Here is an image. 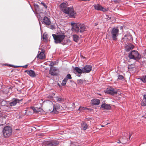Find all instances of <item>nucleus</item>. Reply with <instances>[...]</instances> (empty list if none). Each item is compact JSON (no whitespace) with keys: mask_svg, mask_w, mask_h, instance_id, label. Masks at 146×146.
<instances>
[{"mask_svg":"<svg viewBox=\"0 0 146 146\" xmlns=\"http://www.w3.org/2000/svg\"><path fill=\"white\" fill-rule=\"evenodd\" d=\"M55 44H61L63 45L66 44L67 42V40H65L64 38L66 36L64 32L61 31L58 32L56 34H52V35Z\"/></svg>","mask_w":146,"mask_h":146,"instance_id":"1","label":"nucleus"},{"mask_svg":"<svg viewBox=\"0 0 146 146\" xmlns=\"http://www.w3.org/2000/svg\"><path fill=\"white\" fill-rule=\"evenodd\" d=\"M71 25L72 26V29L76 33H82L86 28V25L81 23H72Z\"/></svg>","mask_w":146,"mask_h":146,"instance_id":"2","label":"nucleus"},{"mask_svg":"<svg viewBox=\"0 0 146 146\" xmlns=\"http://www.w3.org/2000/svg\"><path fill=\"white\" fill-rule=\"evenodd\" d=\"M3 133L4 137H9L12 133V129L10 127L6 126L4 127L3 130Z\"/></svg>","mask_w":146,"mask_h":146,"instance_id":"3","label":"nucleus"},{"mask_svg":"<svg viewBox=\"0 0 146 146\" xmlns=\"http://www.w3.org/2000/svg\"><path fill=\"white\" fill-rule=\"evenodd\" d=\"M128 56L130 59L136 60L140 58L138 52L136 50H133L129 54Z\"/></svg>","mask_w":146,"mask_h":146,"instance_id":"4","label":"nucleus"},{"mask_svg":"<svg viewBox=\"0 0 146 146\" xmlns=\"http://www.w3.org/2000/svg\"><path fill=\"white\" fill-rule=\"evenodd\" d=\"M119 30L115 28H113L111 31V36L112 37V40H116L118 35L119 34Z\"/></svg>","mask_w":146,"mask_h":146,"instance_id":"5","label":"nucleus"},{"mask_svg":"<svg viewBox=\"0 0 146 146\" xmlns=\"http://www.w3.org/2000/svg\"><path fill=\"white\" fill-rule=\"evenodd\" d=\"M22 99L19 100L17 98H13L9 103V105L11 107L15 106L17 103H19L20 102L22 101Z\"/></svg>","mask_w":146,"mask_h":146,"instance_id":"6","label":"nucleus"},{"mask_svg":"<svg viewBox=\"0 0 146 146\" xmlns=\"http://www.w3.org/2000/svg\"><path fill=\"white\" fill-rule=\"evenodd\" d=\"M60 8L62 11L65 13H68L67 10H68L69 7L66 6V4L64 3H61L60 5Z\"/></svg>","mask_w":146,"mask_h":146,"instance_id":"7","label":"nucleus"},{"mask_svg":"<svg viewBox=\"0 0 146 146\" xmlns=\"http://www.w3.org/2000/svg\"><path fill=\"white\" fill-rule=\"evenodd\" d=\"M58 70V69L55 67L51 66L50 68L49 73L52 76L57 75V73L56 71Z\"/></svg>","mask_w":146,"mask_h":146,"instance_id":"8","label":"nucleus"},{"mask_svg":"<svg viewBox=\"0 0 146 146\" xmlns=\"http://www.w3.org/2000/svg\"><path fill=\"white\" fill-rule=\"evenodd\" d=\"M83 73H89L92 70V66L89 65H87L83 68Z\"/></svg>","mask_w":146,"mask_h":146,"instance_id":"9","label":"nucleus"},{"mask_svg":"<svg viewBox=\"0 0 146 146\" xmlns=\"http://www.w3.org/2000/svg\"><path fill=\"white\" fill-rule=\"evenodd\" d=\"M106 92L108 94L113 95L117 94V92L115 91L113 88H107Z\"/></svg>","mask_w":146,"mask_h":146,"instance_id":"10","label":"nucleus"},{"mask_svg":"<svg viewBox=\"0 0 146 146\" xmlns=\"http://www.w3.org/2000/svg\"><path fill=\"white\" fill-rule=\"evenodd\" d=\"M43 23V22H42ZM43 23L47 26L50 25L51 22L50 21V19L47 17L45 16L43 19Z\"/></svg>","mask_w":146,"mask_h":146,"instance_id":"11","label":"nucleus"},{"mask_svg":"<svg viewBox=\"0 0 146 146\" xmlns=\"http://www.w3.org/2000/svg\"><path fill=\"white\" fill-rule=\"evenodd\" d=\"M47 143L48 146H56L58 144L59 142L58 141L55 140L48 142Z\"/></svg>","mask_w":146,"mask_h":146,"instance_id":"12","label":"nucleus"},{"mask_svg":"<svg viewBox=\"0 0 146 146\" xmlns=\"http://www.w3.org/2000/svg\"><path fill=\"white\" fill-rule=\"evenodd\" d=\"M67 11L68 13H66V14H69L70 16L72 17L74 16L75 13L73 8L71 7H70L68 9V10H67Z\"/></svg>","mask_w":146,"mask_h":146,"instance_id":"13","label":"nucleus"},{"mask_svg":"<svg viewBox=\"0 0 146 146\" xmlns=\"http://www.w3.org/2000/svg\"><path fill=\"white\" fill-rule=\"evenodd\" d=\"M101 107L104 109L107 110L110 109L111 108L110 104H107L105 103L103 104L101 106Z\"/></svg>","mask_w":146,"mask_h":146,"instance_id":"14","label":"nucleus"},{"mask_svg":"<svg viewBox=\"0 0 146 146\" xmlns=\"http://www.w3.org/2000/svg\"><path fill=\"white\" fill-rule=\"evenodd\" d=\"M92 104L95 105H97L100 103V100L99 99H93L91 101Z\"/></svg>","mask_w":146,"mask_h":146,"instance_id":"15","label":"nucleus"},{"mask_svg":"<svg viewBox=\"0 0 146 146\" xmlns=\"http://www.w3.org/2000/svg\"><path fill=\"white\" fill-rule=\"evenodd\" d=\"M125 50L126 52H129L130 50L132 49L134 47L133 45H127L125 46Z\"/></svg>","mask_w":146,"mask_h":146,"instance_id":"16","label":"nucleus"},{"mask_svg":"<svg viewBox=\"0 0 146 146\" xmlns=\"http://www.w3.org/2000/svg\"><path fill=\"white\" fill-rule=\"evenodd\" d=\"M40 59H44L45 57V55L44 53L43 52H41L37 56Z\"/></svg>","mask_w":146,"mask_h":146,"instance_id":"17","label":"nucleus"},{"mask_svg":"<svg viewBox=\"0 0 146 146\" xmlns=\"http://www.w3.org/2000/svg\"><path fill=\"white\" fill-rule=\"evenodd\" d=\"M74 70L76 71V72L78 73H83V68L81 69L78 67H75L74 68Z\"/></svg>","mask_w":146,"mask_h":146,"instance_id":"18","label":"nucleus"},{"mask_svg":"<svg viewBox=\"0 0 146 146\" xmlns=\"http://www.w3.org/2000/svg\"><path fill=\"white\" fill-rule=\"evenodd\" d=\"M29 73H28V74L32 77H35V74L34 71L32 70H30L29 72Z\"/></svg>","mask_w":146,"mask_h":146,"instance_id":"19","label":"nucleus"},{"mask_svg":"<svg viewBox=\"0 0 146 146\" xmlns=\"http://www.w3.org/2000/svg\"><path fill=\"white\" fill-rule=\"evenodd\" d=\"M82 127L84 130H86L88 127L87 124L85 122H82L81 123Z\"/></svg>","mask_w":146,"mask_h":146,"instance_id":"20","label":"nucleus"},{"mask_svg":"<svg viewBox=\"0 0 146 146\" xmlns=\"http://www.w3.org/2000/svg\"><path fill=\"white\" fill-rule=\"evenodd\" d=\"M49 111L51 113H56L57 112V111L56 110V108H55V106H53V109L50 110L49 109Z\"/></svg>","mask_w":146,"mask_h":146,"instance_id":"21","label":"nucleus"},{"mask_svg":"<svg viewBox=\"0 0 146 146\" xmlns=\"http://www.w3.org/2000/svg\"><path fill=\"white\" fill-rule=\"evenodd\" d=\"M102 7L101 6L98 4H96L94 5L95 9L98 11H100L101 9V7Z\"/></svg>","mask_w":146,"mask_h":146,"instance_id":"22","label":"nucleus"},{"mask_svg":"<svg viewBox=\"0 0 146 146\" xmlns=\"http://www.w3.org/2000/svg\"><path fill=\"white\" fill-rule=\"evenodd\" d=\"M73 38L74 41L77 42L78 41L79 37L76 35H73Z\"/></svg>","mask_w":146,"mask_h":146,"instance_id":"23","label":"nucleus"},{"mask_svg":"<svg viewBox=\"0 0 146 146\" xmlns=\"http://www.w3.org/2000/svg\"><path fill=\"white\" fill-rule=\"evenodd\" d=\"M34 5L35 10L37 11H39L40 10L39 6L36 3H34Z\"/></svg>","mask_w":146,"mask_h":146,"instance_id":"24","label":"nucleus"},{"mask_svg":"<svg viewBox=\"0 0 146 146\" xmlns=\"http://www.w3.org/2000/svg\"><path fill=\"white\" fill-rule=\"evenodd\" d=\"M88 108H85L83 107H82L80 106L79 108L78 109V110H79L80 111H82L84 110H85L86 109H88Z\"/></svg>","mask_w":146,"mask_h":146,"instance_id":"25","label":"nucleus"},{"mask_svg":"<svg viewBox=\"0 0 146 146\" xmlns=\"http://www.w3.org/2000/svg\"><path fill=\"white\" fill-rule=\"evenodd\" d=\"M72 78V77L71 76V75L70 74H68L66 75V77L64 78L68 80V79H71Z\"/></svg>","mask_w":146,"mask_h":146,"instance_id":"26","label":"nucleus"},{"mask_svg":"<svg viewBox=\"0 0 146 146\" xmlns=\"http://www.w3.org/2000/svg\"><path fill=\"white\" fill-rule=\"evenodd\" d=\"M56 101L58 102H61L63 100V99L61 98H60L58 96L55 97Z\"/></svg>","mask_w":146,"mask_h":146,"instance_id":"27","label":"nucleus"},{"mask_svg":"<svg viewBox=\"0 0 146 146\" xmlns=\"http://www.w3.org/2000/svg\"><path fill=\"white\" fill-rule=\"evenodd\" d=\"M67 80L65 79L64 78L62 80L61 84L62 86H64L66 84V82Z\"/></svg>","mask_w":146,"mask_h":146,"instance_id":"28","label":"nucleus"},{"mask_svg":"<svg viewBox=\"0 0 146 146\" xmlns=\"http://www.w3.org/2000/svg\"><path fill=\"white\" fill-rule=\"evenodd\" d=\"M47 26L48 27V28L52 30H54L55 29V26L53 25H51L50 26L49 25Z\"/></svg>","mask_w":146,"mask_h":146,"instance_id":"29","label":"nucleus"},{"mask_svg":"<svg viewBox=\"0 0 146 146\" xmlns=\"http://www.w3.org/2000/svg\"><path fill=\"white\" fill-rule=\"evenodd\" d=\"M124 79V77L123 76L119 75L118 76V79L119 80H123Z\"/></svg>","mask_w":146,"mask_h":146,"instance_id":"30","label":"nucleus"},{"mask_svg":"<svg viewBox=\"0 0 146 146\" xmlns=\"http://www.w3.org/2000/svg\"><path fill=\"white\" fill-rule=\"evenodd\" d=\"M146 76H144L143 77H142L141 80L143 82H146Z\"/></svg>","mask_w":146,"mask_h":146,"instance_id":"31","label":"nucleus"},{"mask_svg":"<svg viewBox=\"0 0 146 146\" xmlns=\"http://www.w3.org/2000/svg\"><path fill=\"white\" fill-rule=\"evenodd\" d=\"M43 39L44 40H46V39H47V35L45 33L43 35Z\"/></svg>","mask_w":146,"mask_h":146,"instance_id":"32","label":"nucleus"},{"mask_svg":"<svg viewBox=\"0 0 146 146\" xmlns=\"http://www.w3.org/2000/svg\"><path fill=\"white\" fill-rule=\"evenodd\" d=\"M101 9L100 11H103V12H106L108 11V9H106L103 7L102 6V7H101Z\"/></svg>","mask_w":146,"mask_h":146,"instance_id":"33","label":"nucleus"},{"mask_svg":"<svg viewBox=\"0 0 146 146\" xmlns=\"http://www.w3.org/2000/svg\"><path fill=\"white\" fill-rule=\"evenodd\" d=\"M56 61H54L53 62H51V63L50 64L49 66H52L56 65Z\"/></svg>","mask_w":146,"mask_h":146,"instance_id":"34","label":"nucleus"},{"mask_svg":"<svg viewBox=\"0 0 146 146\" xmlns=\"http://www.w3.org/2000/svg\"><path fill=\"white\" fill-rule=\"evenodd\" d=\"M141 105L142 106H146V101L141 102Z\"/></svg>","mask_w":146,"mask_h":146,"instance_id":"35","label":"nucleus"},{"mask_svg":"<svg viewBox=\"0 0 146 146\" xmlns=\"http://www.w3.org/2000/svg\"><path fill=\"white\" fill-rule=\"evenodd\" d=\"M83 81L84 80L82 79L78 80V83L81 84L83 83Z\"/></svg>","mask_w":146,"mask_h":146,"instance_id":"36","label":"nucleus"},{"mask_svg":"<svg viewBox=\"0 0 146 146\" xmlns=\"http://www.w3.org/2000/svg\"><path fill=\"white\" fill-rule=\"evenodd\" d=\"M41 4L43 6H44L45 9H47V6L45 4V3L43 2H41Z\"/></svg>","mask_w":146,"mask_h":146,"instance_id":"37","label":"nucleus"},{"mask_svg":"<svg viewBox=\"0 0 146 146\" xmlns=\"http://www.w3.org/2000/svg\"><path fill=\"white\" fill-rule=\"evenodd\" d=\"M6 104V102L5 101L3 100L1 102V104H2V106H5V104Z\"/></svg>","mask_w":146,"mask_h":146,"instance_id":"38","label":"nucleus"},{"mask_svg":"<svg viewBox=\"0 0 146 146\" xmlns=\"http://www.w3.org/2000/svg\"><path fill=\"white\" fill-rule=\"evenodd\" d=\"M28 65H25L23 66H16V67H24V68H26L27 67Z\"/></svg>","mask_w":146,"mask_h":146,"instance_id":"39","label":"nucleus"},{"mask_svg":"<svg viewBox=\"0 0 146 146\" xmlns=\"http://www.w3.org/2000/svg\"><path fill=\"white\" fill-rule=\"evenodd\" d=\"M133 68V67L131 66V65H129L128 67V68L129 69H131Z\"/></svg>","mask_w":146,"mask_h":146,"instance_id":"40","label":"nucleus"},{"mask_svg":"<svg viewBox=\"0 0 146 146\" xmlns=\"http://www.w3.org/2000/svg\"><path fill=\"white\" fill-rule=\"evenodd\" d=\"M143 65L146 68V61H144L143 62Z\"/></svg>","mask_w":146,"mask_h":146,"instance_id":"41","label":"nucleus"},{"mask_svg":"<svg viewBox=\"0 0 146 146\" xmlns=\"http://www.w3.org/2000/svg\"><path fill=\"white\" fill-rule=\"evenodd\" d=\"M143 98H144V99L145 100V101H146V94H144L143 95Z\"/></svg>","mask_w":146,"mask_h":146,"instance_id":"42","label":"nucleus"},{"mask_svg":"<svg viewBox=\"0 0 146 146\" xmlns=\"http://www.w3.org/2000/svg\"><path fill=\"white\" fill-rule=\"evenodd\" d=\"M30 70H26L25 71V72H27V74H28V73H29V72Z\"/></svg>","mask_w":146,"mask_h":146,"instance_id":"43","label":"nucleus"},{"mask_svg":"<svg viewBox=\"0 0 146 146\" xmlns=\"http://www.w3.org/2000/svg\"><path fill=\"white\" fill-rule=\"evenodd\" d=\"M126 36H127L128 37H131V36H129V35H125L124 36V37H126Z\"/></svg>","mask_w":146,"mask_h":146,"instance_id":"44","label":"nucleus"},{"mask_svg":"<svg viewBox=\"0 0 146 146\" xmlns=\"http://www.w3.org/2000/svg\"><path fill=\"white\" fill-rule=\"evenodd\" d=\"M144 56L146 57V49H145L144 51Z\"/></svg>","mask_w":146,"mask_h":146,"instance_id":"45","label":"nucleus"},{"mask_svg":"<svg viewBox=\"0 0 146 146\" xmlns=\"http://www.w3.org/2000/svg\"><path fill=\"white\" fill-rule=\"evenodd\" d=\"M42 109L40 108H39L38 111L37 110V111L38 112V111H41Z\"/></svg>","mask_w":146,"mask_h":146,"instance_id":"46","label":"nucleus"},{"mask_svg":"<svg viewBox=\"0 0 146 146\" xmlns=\"http://www.w3.org/2000/svg\"><path fill=\"white\" fill-rule=\"evenodd\" d=\"M143 117L146 118V114L145 115H143Z\"/></svg>","mask_w":146,"mask_h":146,"instance_id":"47","label":"nucleus"},{"mask_svg":"<svg viewBox=\"0 0 146 146\" xmlns=\"http://www.w3.org/2000/svg\"><path fill=\"white\" fill-rule=\"evenodd\" d=\"M98 24V23H96L95 24V26H96Z\"/></svg>","mask_w":146,"mask_h":146,"instance_id":"48","label":"nucleus"},{"mask_svg":"<svg viewBox=\"0 0 146 146\" xmlns=\"http://www.w3.org/2000/svg\"><path fill=\"white\" fill-rule=\"evenodd\" d=\"M75 105V103H72V106H74Z\"/></svg>","mask_w":146,"mask_h":146,"instance_id":"49","label":"nucleus"},{"mask_svg":"<svg viewBox=\"0 0 146 146\" xmlns=\"http://www.w3.org/2000/svg\"><path fill=\"white\" fill-rule=\"evenodd\" d=\"M129 138L131 136V135H130V134H129Z\"/></svg>","mask_w":146,"mask_h":146,"instance_id":"50","label":"nucleus"},{"mask_svg":"<svg viewBox=\"0 0 146 146\" xmlns=\"http://www.w3.org/2000/svg\"><path fill=\"white\" fill-rule=\"evenodd\" d=\"M39 24H40V22H39Z\"/></svg>","mask_w":146,"mask_h":146,"instance_id":"51","label":"nucleus"},{"mask_svg":"<svg viewBox=\"0 0 146 146\" xmlns=\"http://www.w3.org/2000/svg\"><path fill=\"white\" fill-rule=\"evenodd\" d=\"M104 126H102V127H104Z\"/></svg>","mask_w":146,"mask_h":146,"instance_id":"52","label":"nucleus"},{"mask_svg":"<svg viewBox=\"0 0 146 146\" xmlns=\"http://www.w3.org/2000/svg\"><path fill=\"white\" fill-rule=\"evenodd\" d=\"M32 9L33 10V11H34L33 10V9Z\"/></svg>","mask_w":146,"mask_h":146,"instance_id":"53","label":"nucleus"}]
</instances>
